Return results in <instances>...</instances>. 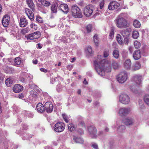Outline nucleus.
Masks as SVG:
<instances>
[{"mask_svg":"<svg viewBox=\"0 0 149 149\" xmlns=\"http://www.w3.org/2000/svg\"><path fill=\"white\" fill-rule=\"evenodd\" d=\"M102 57L98 55L97 58L94 61L95 69L98 74L103 76L105 75V72L111 71V64L110 62L102 59Z\"/></svg>","mask_w":149,"mask_h":149,"instance_id":"nucleus-1","label":"nucleus"},{"mask_svg":"<svg viewBox=\"0 0 149 149\" xmlns=\"http://www.w3.org/2000/svg\"><path fill=\"white\" fill-rule=\"evenodd\" d=\"M128 16L126 13H122L117 17L115 20V22L117 26L120 29H123L129 26L127 20Z\"/></svg>","mask_w":149,"mask_h":149,"instance_id":"nucleus-2","label":"nucleus"},{"mask_svg":"<svg viewBox=\"0 0 149 149\" xmlns=\"http://www.w3.org/2000/svg\"><path fill=\"white\" fill-rule=\"evenodd\" d=\"M71 11L72 15L74 17L81 18L83 17L80 9L77 6H72Z\"/></svg>","mask_w":149,"mask_h":149,"instance_id":"nucleus-3","label":"nucleus"},{"mask_svg":"<svg viewBox=\"0 0 149 149\" xmlns=\"http://www.w3.org/2000/svg\"><path fill=\"white\" fill-rule=\"evenodd\" d=\"M128 78L127 73L125 71L120 72L117 76V81L120 83H123L125 82Z\"/></svg>","mask_w":149,"mask_h":149,"instance_id":"nucleus-4","label":"nucleus"},{"mask_svg":"<svg viewBox=\"0 0 149 149\" xmlns=\"http://www.w3.org/2000/svg\"><path fill=\"white\" fill-rule=\"evenodd\" d=\"M119 100L120 102L124 104H129L130 99L129 96L125 94H121L119 97Z\"/></svg>","mask_w":149,"mask_h":149,"instance_id":"nucleus-5","label":"nucleus"},{"mask_svg":"<svg viewBox=\"0 0 149 149\" xmlns=\"http://www.w3.org/2000/svg\"><path fill=\"white\" fill-rule=\"evenodd\" d=\"M94 7L92 5L86 6L84 10V13L86 16H90L93 13L94 9Z\"/></svg>","mask_w":149,"mask_h":149,"instance_id":"nucleus-6","label":"nucleus"},{"mask_svg":"<svg viewBox=\"0 0 149 149\" xmlns=\"http://www.w3.org/2000/svg\"><path fill=\"white\" fill-rule=\"evenodd\" d=\"M65 124L61 122L56 123L54 126V131L58 132H60L65 129Z\"/></svg>","mask_w":149,"mask_h":149,"instance_id":"nucleus-7","label":"nucleus"},{"mask_svg":"<svg viewBox=\"0 0 149 149\" xmlns=\"http://www.w3.org/2000/svg\"><path fill=\"white\" fill-rule=\"evenodd\" d=\"M88 131L90 136L92 138L97 137L96 135L97 130L94 126H90L88 127Z\"/></svg>","mask_w":149,"mask_h":149,"instance_id":"nucleus-8","label":"nucleus"},{"mask_svg":"<svg viewBox=\"0 0 149 149\" xmlns=\"http://www.w3.org/2000/svg\"><path fill=\"white\" fill-rule=\"evenodd\" d=\"M45 110L47 113H51L53 109V106L52 102H47L45 104Z\"/></svg>","mask_w":149,"mask_h":149,"instance_id":"nucleus-9","label":"nucleus"},{"mask_svg":"<svg viewBox=\"0 0 149 149\" xmlns=\"http://www.w3.org/2000/svg\"><path fill=\"white\" fill-rule=\"evenodd\" d=\"M130 111V109L128 108L123 107L119 109V114L121 116H125Z\"/></svg>","mask_w":149,"mask_h":149,"instance_id":"nucleus-10","label":"nucleus"},{"mask_svg":"<svg viewBox=\"0 0 149 149\" xmlns=\"http://www.w3.org/2000/svg\"><path fill=\"white\" fill-rule=\"evenodd\" d=\"M10 16L8 15H5L2 19V24L4 27L8 26L10 21Z\"/></svg>","mask_w":149,"mask_h":149,"instance_id":"nucleus-11","label":"nucleus"},{"mask_svg":"<svg viewBox=\"0 0 149 149\" xmlns=\"http://www.w3.org/2000/svg\"><path fill=\"white\" fill-rule=\"evenodd\" d=\"M120 6V4L116 1H113L111 2L108 6V9L109 10H113L117 9Z\"/></svg>","mask_w":149,"mask_h":149,"instance_id":"nucleus-12","label":"nucleus"},{"mask_svg":"<svg viewBox=\"0 0 149 149\" xmlns=\"http://www.w3.org/2000/svg\"><path fill=\"white\" fill-rule=\"evenodd\" d=\"M24 89L23 86L18 84H15L13 86V91L15 93H19L22 91Z\"/></svg>","mask_w":149,"mask_h":149,"instance_id":"nucleus-13","label":"nucleus"},{"mask_svg":"<svg viewBox=\"0 0 149 149\" xmlns=\"http://www.w3.org/2000/svg\"><path fill=\"white\" fill-rule=\"evenodd\" d=\"M28 22L25 16H22L20 17L19 24L21 27H24L28 25Z\"/></svg>","mask_w":149,"mask_h":149,"instance_id":"nucleus-14","label":"nucleus"},{"mask_svg":"<svg viewBox=\"0 0 149 149\" xmlns=\"http://www.w3.org/2000/svg\"><path fill=\"white\" fill-rule=\"evenodd\" d=\"M39 32L36 31L29 34L27 37V39L32 40L38 38L40 36L39 35Z\"/></svg>","mask_w":149,"mask_h":149,"instance_id":"nucleus-15","label":"nucleus"},{"mask_svg":"<svg viewBox=\"0 0 149 149\" xmlns=\"http://www.w3.org/2000/svg\"><path fill=\"white\" fill-rule=\"evenodd\" d=\"M25 11L28 17L31 21L34 20V15L30 9L28 8H26L25 9Z\"/></svg>","mask_w":149,"mask_h":149,"instance_id":"nucleus-16","label":"nucleus"},{"mask_svg":"<svg viewBox=\"0 0 149 149\" xmlns=\"http://www.w3.org/2000/svg\"><path fill=\"white\" fill-rule=\"evenodd\" d=\"M58 8L65 13L67 14L69 12L68 6L66 4H61Z\"/></svg>","mask_w":149,"mask_h":149,"instance_id":"nucleus-17","label":"nucleus"},{"mask_svg":"<svg viewBox=\"0 0 149 149\" xmlns=\"http://www.w3.org/2000/svg\"><path fill=\"white\" fill-rule=\"evenodd\" d=\"M142 77L140 76L136 75L133 78V81L137 85H141L142 84Z\"/></svg>","mask_w":149,"mask_h":149,"instance_id":"nucleus-18","label":"nucleus"},{"mask_svg":"<svg viewBox=\"0 0 149 149\" xmlns=\"http://www.w3.org/2000/svg\"><path fill=\"white\" fill-rule=\"evenodd\" d=\"M132 63L131 60L127 59L125 61L124 63V66L125 68L127 70L131 69Z\"/></svg>","mask_w":149,"mask_h":149,"instance_id":"nucleus-19","label":"nucleus"},{"mask_svg":"<svg viewBox=\"0 0 149 149\" xmlns=\"http://www.w3.org/2000/svg\"><path fill=\"white\" fill-rule=\"evenodd\" d=\"M141 56V53L139 50L135 51L133 53V57L135 60H137L139 59Z\"/></svg>","mask_w":149,"mask_h":149,"instance_id":"nucleus-20","label":"nucleus"},{"mask_svg":"<svg viewBox=\"0 0 149 149\" xmlns=\"http://www.w3.org/2000/svg\"><path fill=\"white\" fill-rule=\"evenodd\" d=\"M26 2L28 6L31 9L32 11H34L35 10V6L33 0H26Z\"/></svg>","mask_w":149,"mask_h":149,"instance_id":"nucleus-21","label":"nucleus"},{"mask_svg":"<svg viewBox=\"0 0 149 149\" xmlns=\"http://www.w3.org/2000/svg\"><path fill=\"white\" fill-rule=\"evenodd\" d=\"M36 109L39 112L42 113L45 110V107L41 103H39L37 105Z\"/></svg>","mask_w":149,"mask_h":149,"instance_id":"nucleus-22","label":"nucleus"},{"mask_svg":"<svg viewBox=\"0 0 149 149\" xmlns=\"http://www.w3.org/2000/svg\"><path fill=\"white\" fill-rule=\"evenodd\" d=\"M14 79L11 77L7 78L5 81V84L8 87H10L13 84L14 82Z\"/></svg>","mask_w":149,"mask_h":149,"instance_id":"nucleus-23","label":"nucleus"},{"mask_svg":"<svg viewBox=\"0 0 149 149\" xmlns=\"http://www.w3.org/2000/svg\"><path fill=\"white\" fill-rule=\"evenodd\" d=\"M130 32L129 29L127 28L125 29L122 30L120 31V33L124 38L129 36L130 35Z\"/></svg>","mask_w":149,"mask_h":149,"instance_id":"nucleus-24","label":"nucleus"},{"mask_svg":"<svg viewBox=\"0 0 149 149\" xmlns=\"http://www.w3.org/2000/svg\"><path fill=\"white\" fill-rule=\"evenodd\" d=\"M117 132L119 134L124 132L126 131V128L124 125H121L117 128Z\"/></svg>","mask_w":149,"mask_h":149,"instance_id":"nucleus-25","label":"nucleus"},{"mask_svg":"<svg viewBox=\"0 0 149 149\" xmlns=\"http://www.w3.org/2000/svg\"><path fill=\"white\" fill-rule=\"evenodd\" d=\"M124 122L127 125H129L132 124L134 123V120L131 118H127L125 119Z\"/></svg>","mask_w":149,"mask_h":149,"instance_id":"nucleus-26","label":"nucleus"},{"mask_svg":"<svg viewBox=\"0 0 149 149\" xmlns=\"http://www.w3.org/2000/svg\"><path fill=\"white\" fill-rule=\"evenodd\" d=\"M37 6L38 9L43 13H45L46 10L45 8V6L42 4L38 3Z\"/></svg>","mask_w":149,"mask_h":149,"instance_id":"nucleus-27","label":"nucleus"},{"mask_svg":"<svg viewBox=\"0 0 149 149\" xmlns=\"http://www.w3.org/2000/svg\"><path fill=\"white\" fill-rule=\"evenodd\" d=\"M141 66V64L140 63L138 62H136L132 67L131 70L132 71L137 70L140 68Z\"/></svg>","mask_w":149,"mask_h":149,"instance_id":"nucleus-28","label":"nucleus"},{"mask_svg":"<svg viewBox=\"0 0 149 149\" xmlns=\"http://www.w3.org/2000/svg\"><path fill=\"white\" fill-rule=\"evenodd\" d=\"M73 139L74 141L77 143H83L84 141L81 138L77 136H73Z\"/></svg>","mask_w":149,"mask_h":149,"instance_id":"nucleus-29","label":"nucleus"},{"mask_svg":"<svg viewBox=\"0 0 149 149\" xmlns=\"http://www.w3.org/2000/svg\"><path fill=\"white\" fill-rule=\"evenodd\" d=\"M58 4L56 3H53L51 6L52 11L53 13H56L57 12V8Z\"/></svg>","mask_w":149,"mask_h":149,"instance_id":"nucleus-30","label":"nucleus"},{"mask_svg":"<svg viewBox=\"0 0 149 149\" xmlns=\"http://www.w3.org/2000/svg\"><path fill=\"white\" fill-rule=\"evenodd\" d=\"M85 51L86 54L88 56H91L93 54V52L91 46L87 47L86 48Z\"/></svg>","mask_w":149,"mask_h":149,"instance_id":"nucleus-31","label":"nucleus"},{"mask_svg":"<svg viewBox=\"0 0 149 149\" xmlns=\"http://www.w3.org/2000/svg\"><path fill=\"white\" fill-rule=\"evenodd\" d=\"M14 61L15 65L16 66H18L21 64L22 61L21 58L17 57L15 59Z\"/></svg>","mask_w":149,"mask_h":149,"instance_id":"nucleus-32","label":"nucleus"},{"mask_svg":"<svg viewBox=\"0 0 149 149\" xmlns=\"http://www.w3.org/2000/svg\"><path fill=\"white\" fill-rule=\"evenodd\" d=\"M133 24L134 27L138 28L141 26V24L137 20H134L133 22Z\"/></svg>","mask_w":149,"mask_h":149,"instance_id":"nucleus-33","label":"nucleus"},{"mask_svg":"<svg viewBox=\"0 0 149 149\" xmlns=\"http://www.w3.org/2000/svg\"><path fill=\"white\" fill-rule=\"evenodd\" d=\"M116 39L118 43L120 45H122L123 44V42L122 41V38L120 35L118 34L117 35Z\"/></svg>","mask_w":149,"mask_h":149,"instance_id":"nucleus-34","label":"nucleus"},{"mask_svg":"<svg viewBox=\"0 0 149 149\" xmlns=\"http://www.w3.org/2000/svg\"><path fill=\"white\" fill-rule=\"evenodd\" d=\"M94 41L96 46H97L99 44V39L98 36L95 34L93 37Z\"/></svg>","mask_w":149,"mask_h":149,"instance_id":"nucleus-35","label":"nucleus"},{"mask_svg":"<svg viewBox=\"0 0 149 149\" xmlns=\"http://www.w3.org/2000/svg\"><path fill=\"white\" fill-rule=\"evenodd\" d=\"M68 129L71 132L73 131L76 128L75 126L73 124H69L68 126Z\"/></svg>","mask_w":149,"mask_h":149,"instance_id":"nucleus-36","label":"nucleus"},{"mask_svg":"<svg viewBox=\"0 0 149 149\" xmlns=\"http://www.w3.org/2000/svg\"><path fill=\"white\" fill-rule=\"evenodd\" d=\"M113 55L114 58H118L119 55V51L116 50H114L113 52Z\"/></svg>","mask_w":149,"mask_h":149,"instance_id":"nucleus-37","label":"nucleus"},{"mask_svg":"<svg viewBox=\"0 0 149 149\" xmlns=\"http://www.w3.org/2000/svg\"><path fill=\"white\" fill-rule=\"evenodd\" d=\"M132 36L134 39L137 38L139 36V33L136 31H134L132 33Z\"/></svg>","mask_w":149,"mask_h":149,"instance_id":"nucleus-38","label":"nucleus"},{"mask_svg":"<svg viewBox=\"0 0 149 149\" xmlns=\"http://www.w3.org/2000/svg\"><path fill=\"white\" fill-rule=\"evenodd\" d=\"M109 55V50L108 49H105L103 52L104 56L105 58L108 57Z\"/></svg>","mask_w":149,"mask_h":149,"instance_id":"nucleus-39","label":"nucleus"},{"mask_svg":"<svg viewBox=\"0 0 149 149\" xmlns=\"http://www.w3.org/2000/svg\"><path fill=\"white\" fill-rule=\"evenodd\" d=\"M62 116L65 122L66 123H68L69 122L68 119L70 117L65 114H63Z\"/></svg>","mask_w":149,"mask_h":149,"instance_id":"nucleus-40","label":"nucleus"},{"mask_svg":"<svg viewBox=\"0 0 149 149\" xmlns=\"http://www.w3.org/2000/svg\"><path fill=\"white\" fill-rule=\"evenodd\" d=\"M42 4L44 6L47 7L50 6L51 3L49 1L46 0H44L42 3Z\"/></svg>","mask_w":149,"mask_h":149,"instance_id":"nucleus-41","label":"nucleus"},{"mask_svg":"<svg viewBox=\"0 0 149 149\" xmlns=\"http://www.w3.org/2000/svg\"><path fill=\"white\" fill-rule=\"evenodd\" d=\"M145 102L149 106V95H146L144 98Z\"/></svg>","mask_w":149,"mask_h":149,"instance_id":"nucleus-42","label":"nucleus"},{"mask_svg":"<svg viewBox=\"0 0 149 149\" xmlns=\"http://www.w3.org/2000/svg\"><path fill=\"white\" fill-rule=\"evenodd\" d=\"M23 113H24L25 116H27L29 118L33 116L32 114L29 111H23Z\"/></svg>","mask_w":149,"mask_h":149,"instance_id":"nucleus-43","label":"nucleus"},{"mask_svg":"<svg viewBox=\"0 0 149 149\" xmlns=\"http://www.w3.org/2000/svg\"><path fill=\"white\" fill-rule=\"evenodd\" d=\"M134 45L136 49H138L140 47L141 45L140 42L137 41H136L134 43Z\"/></svg>","mask_w":149,"mask_h":149,"instance_id":"nucleus-44","label":"nucleus"},{"mask_svg":"<svg viewBox=\"0 0 149 149\" xmlns=\"http://www.w3.org/2000/svg\"><path fill=\"white\" fill-rule=\"evenodd\" d=\"M65 88V87L63 86L60 84L58 85L56 87V89L58 92H60L61 91L63 90Z\"/></svg>","mask_w":149,"mask_h":149,"instance_id":"nucleus-45","label":"nucleus"},{"mask_svg":"<svg viewBox=\"0 0 149 149\" xmlns=\"http://www.w3.org/2000/svg\"><path fill=\"white\" fill-rule=\"evenodd\" d=\"M30 31V29L28 27L25 28L21 31V32L23 34L28 33Z\"/></svg>","mask_w":149,"mask_h":149,"instance_id":"nucleus-46","label":"nucleus"},{"mask_svg":"<svg viewBox=\"0 0 149 149\" xmlns=\"http://www.w3.org/2000/svg\"><path fill=\"white\" fill-rule=\"evenodd\" d=\"M114 30V29L113 28H111V31L109 34V36L110 38H112L113 37Z\"/></svg>","mask_w":149,"mask_h":149,"instance_id":"nucleus-47","label":"nucleus"},{"mask_svg":"<svg viewBox=\"0 0 149 149\" xmlns=\"http://www.w3.org/2000/svg\"><path fill=\"white\" fill-rule=\"evenodd\" d=\"M92 29V25L90 24L88 25L86 28V30L88 33L90 32Z\"/></svg>","mask_w":149,"mask_h":149,"instance_id":"nucleus-48","label":"nucleus"},{"mask_svg":"<svg viewBox=\"0 0 149 149\" xmlns=\"http://www.w3.org/2000/svg\"><path fill=\"white\" fill-rule=\"evenodd\" d=\"M36 20L39 23H41L43 22L42 19L40 17L37 16L36 17Z\"/></svg>","mask_w":149,"mask_h":149,"instance_id":"nucleus-49","label":"nucleus"},{"mask_svg":"<svg viewBox=\"0 0 149 149\" xmlns=\"http://www.w3.org/2000/svg\"><path fill=\"white\" fill-rule=\"evenodd\" d=\"M91 146L94 149H98V145L96 143H92Z\"/></svg>","mask_w":149,"mask_h":149,"instance_id":"nucleus-50","label":"nucleus"},{"mask_svg":"<svg viewBox=\"0 0 149 149\" xmlns=\"http://www.w3.org/2000/svg\"><path fill=\"white\" fill-rule=\"evenodd\" d=\"M30 27L32 29L36 30L37 29V26L34 23H32L30 25Z\"/></svg>","mask_w":149,"mask_h":149,"instance_id":"nucleus-51","label":"nucleus"},{"mask_svg":"<svg viewBox=\"0 0 149 149\" xmlns=\"http://www.w3.org/2000/svg\"><path fill=\"white\" fill-rule=\"evenodd\" d=\"M112 64L113 67L115 69L118 68V64L116 62L113 61Z\"/></svg>","mask_w":149,"mask_h":149,"instance_id":"nucleus-52","label":"nucleus"},{"mask_svg":"<svg viewBox=\"0 0 149 149\" xmlns=\"http://www.w3.org/2000/svg\"><path fill=\"white\" fill-rule=\"evenodd\" d=\"M129 39L128 37H124V43L126 45H127L129 43Z\"/></svg>","mask_w":149,"mask_h":149,"instance_id":"nucleus-53","label":"nucleus"},{"mask_svg":"<svg viewBox=\"0 0 149 149\" xmlns=\"http://www.w3.org/2000/svg\"><path fill=\"white\" fill-rule=\"evenodd\" d=\"M19 80L21 82L23 83H25L27 81V80L22 77H21L19 78Z\"/></svg>","mask_w":149,"mask_h":149,"instance_id":"nucleus-54","label":"nucleus"},{"mask_svg":"<svg viewBox=\"0 0 149 149\" xmlns=\"http://www.w3.org/2000/svg\"><path fill=\"white\" fill-rule=\"evenodd\" d=\"M130 89L132 91V92L134 93H135L136 94L137 93L138 91L137 90L134 88V87L132 86L131 87Z\"/></svg>","mask_w":149,"mask_h":149,"instance_id":"nucleus-55","label":"nucleus"},{"mask_svg":"<svg viewBox=\"0 0 149 149\" xmlns=\"http://www.w3.org/2000/svg\"><path fill=\"white\" fill-rule=\"evenodd\" d=\"M104 1H102L100 4V8L102 9L104 7Z\"/></svg>","mask_w":149,"mask_h":149,"instance_id":"nucleus-56","label":"nucleus"},{"mask_svg":"<svg viewBox=\"0 0 149 149\" xmlns=\"http://www.w3.org/2000/svg\"><path fill=\"white\" fill-rule=\"evenodd\" d=\"M40 70L41 71L43 72L46 73L47 72V69L43 68H41L40 69Z\"/></svg>","mask_w":149,"mask_h":149,"instance_id":"nucleus-57","label":"nucleus"},{"mask_svg":"<svg viewBox=\"0 0 149 149\" xmlns=\"http://www.w3.org/2000/svg\"><path fill=\"white\" fill-rule=\"evenodd\" d=\"M4 79V77L3 76L2 74H0V82L3 81Z\"/></svg>","mask_w":149,"mask_h":149,"instance_id":"nucleus-58","label":"nucleus"},{"mask_svg":"<svg viewBox=\"0 0 149 149\" xmlns=\"http://www.w3.org/2000/svg\"><path fill=\"white\" fill-rule=\"evenodd\" d=\"M18 97L20 99H22L24 98V96L22 94L20 93L19 94Z\"/></svg>","mask_w":149,"mask_h":149,"instance_id":"nucleus-59","label":"nucleus"},{"mask_svg":"<svg viewBox=\"0 0 149 149\" xmlns=\"http://www.w3.org/2000/svg\"><path fill=\"white\" fill-rule=\"evenodd\" d=\"M67 68L68 70H70L72 68V66L71 65H69L67 66Z\"/></svg>","mask_w":149,"mask_h":149,"instance_id":"nucleus-60","label":"nucleus"},{"mask_svg":"<svg viewBox=\"0 0 149 149\" xmlns=\"http://www.w3.org/2000/svg\"><path fill=\"white\" fill-rule=\"evenodd\" d=\"M38 62V61L36 59L35 60H33V63L34 64H37Z\"/></svg>","mask_w":149,"mask_h":149,"instance_id":"nucleus-61","label":"nucleus"},{"mask_svg":"<svg viewBox=\"0 0 149 149\" xmlns=\"http://www.w3.org/2000/svg\"><path fill=\"white\" fill-rule=\"evenodd\" d=\"M55 81V80L54 79L52 78L51 79L50 81V83L51 84H53L54 83V82Z\"/></svg>","mask_w":149,"mask_h":149,"instance_id":"nucleus-62","label":"nucleus"},{"mask_svg":"<svg viewBox=\"0 0 149 149\" xmlns=\"http://www.w3.org/2000/svg\"><path fill=\"white\" fill-rule=\"evenodd\" d=\"M37 45H38V47H37V48L38 49H41V48H42V46H41V45H40V44H39V43L38 44H37Z\"/></svg>","mask_w":149,"mask_h":149,"instance_id":"nucleus-63","label":"nucleus"},{"mask_svg":"<svg viewBox=\"0 0 149 149\" xmlns=\"http://www.w3.org/2000/svg\"><path fill=\"white\" fill-rule=\"evenodd\" d=\"M83 83L84 84H88V82L86 81V79H84L83 81Z\"/></svg>","mask_w":149,"mask_h":149,"instance_id":"nucleus-64","label":"nucleus"}]
</instances>
